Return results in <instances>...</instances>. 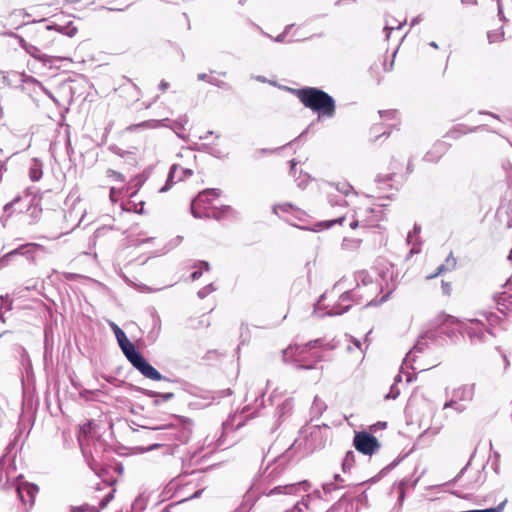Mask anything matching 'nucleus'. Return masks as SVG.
I'll return each mask as SVG.
<instances>
[{"mask_svg":"<svg viewBox=\"0 0 512 512\" xmlns=\"http://www.w3.org/2000/svg\"><path fill=\"white\" fill-rule=\"evenodd\" d=\"M456 264L457 260L451 252L445 259V262L437 267L436 272L434 274L427 276L426 279H433L444 272L452 271L455 269Z\"/></svg>","mask_w":512,"mask_h":512,"instance_id":"nucleus-23","label":"nucleus"},{"mask_svg":"<svg viewBox=\"0 0 512 512\" xmlns=\"http://www.w3.org/2000/svg\"><path fill=\"white\" fill-rule=\"evenodd\" d=\"M327 406L323 400H321L319 397H315L314 401L311 406V414L314 417H319L323 414V412L326 410Z\"/></svg>","mask_w":512,"mask_h":512,"instance_id":"nucleus-32","label":"nucleus"},{"mask_svg":"<svg viewBox=\"0 0 512 512\" xmlns=\"http://www.w3.org/2000/svg\"><path fill=\"white\" fill-rule=\"evenodd\" d=\"M20 201L21 197L17 196L11 202L4 205L3 211L7 218H9L15 211H19V208H16V206Z\"/></svg>","mask_w":512,"mask_h":512,"instance_id":"nucleus-33","label":"nucleus"},{"mask_svg":"<svg viewBox=\"0 0 512 512\" xmlns=\"http://www.w3.org/2000/svg\"><path fill=\"white\" fill-rule=\"evenodd\" d=\"M364 212L365 217L362 218V222L365 227H374L384 219V211L381 206L366 208Z\"/></svg>","mask_w":512,"mask_h":512,"instance_id":"nucleus-21","label":"nucleus"},{"mask_svg":"<svg viewBox=\"0 0 512 512\" xmlns=\"http://www.w3.org/2000/svg\"><path fill=\"white\" fill-rule=\"evenodd\" d=\"M483 128V126H477V127H473V128H468L466 125L464 124H457L455 126H453L446 134L444 137H447V138H451V139H458L460 136L464 135V134H467V133H470V132H474V131H477L479 129Z\"/></svg>","mask_w":512,"mask_h":512,"instance_id":"nucleus-24","label":"nucleus"},{"mask_svg":"<svg viewBox=\"0 0 512 512\" xmlns=\"http://www.w3.org/2000/svg\"><path fill=\"white\" fill-rule=\"evenodd\" d=\"M462 333H466L472 344L481 343L486 341L487 334H491L489 330L485 329L484 324L473 319L469 324L462 323Z\"/></svg>","mask_w":512,"mask_h":512,"instance_id":"nucleus-14","label":"nucleus"},{"mask_svg":"<svg viewBox=\"0 0 512 512\" xmlns=\"http://www.w3.org/2000/svg\"><path fill=\"white\" fill-rule=\"evenodd\" d=\"M353 445L358 452L369 456L374 454L380 447L378 439L366 431L355 433Z\"/></svg>","mask_w":512,"mask_h":512,"instance_id":"nucleus-10","label":"nucleus"},{"mask_svg":"<svg viewBox=\"0 0 512 512\" xmlns=\"http://www.w3.org/2000/svg\"><path fill=\"white\" fill-rule=\"evenodd\" d=\"M304 107L318 114V118H333L336 112L335 99L317 87H303L292 90Z\"/></svg>","mask_w":512,"mask_h":512,"instance_id":"nucleus-3","label":"nucleus"},{"mask_svg":"<svg viewBox=\"0 0 512 512\" xmlns=\"http://www.w3.org/2000/svg\"><path fill=\"white\" fill-rule=\"evenodd\" d=\"M216 290L215 286L213 283H210L208 285H206L205 287L201 288L197 295L200 299H204L206 298L209 294H211L212 292H214Z\"/></svg>","mask_w":512,"mask_h":512,"instance_id":"nucleus-41","label":"nucleus"},{"mask_svg":"<svg viewBox=\"0 0 512 512\" xmlns=\"http://www.w3.org/2000/svg\"><path fill=\"white\" fill-rule=\"evenodd\" d=\"M38 250H43V246L37 243H25L19 245L17 248L9 251L0 258V265H8L9 261L17 255L25 257L28 261H35V254Z\"/></svg>","mask_w":512,"mask_h":512,"instance_id":"nucleus-12","label":"nucleus"},{"mask_svg":"<svg viewBox=\"0 0 512 512\" xmlns=\"http://www.w3.org/2000/svg\"><path fill=\"white\" fill-rule=\"evenodd\" d=\"M198 151L208 153L209 155L218 158L225 159L228 157V153H224L222 150L210 145V144H202L201 146L196 148Z\"/></svg>","mask_w":512,"mask_h":512,"instance_id":"nucleus-28","label":"nucleus"},{"mask_svg":"<svg viewBox=\"0 0 512 512\" xmlns=\"http://www.w3.org/2000/svg\"><path fill=\"white\" fill-rule=\"evenodd\" d=\"M8 37L14 38L18 41L21 48L25 50L26 53H28L30 56L35 58L36 60L42 62L45 66L49 65L51 68L53 66V62L59 60L57 57L49 56L45 53H43L40 49V47L36 46L33 43L28 42L25 38L22 36L14 33V32H7L5 33Z\"/></svg>","mask_w":512,"mask_h":512,"instance_id":"nucleus-9","label":"nucleus"},{"mask_svg":"<svg viewBox=\"0 0 512 512\" xmlns=\"http://www.w3.org/2000/svg\"><path fill=\"white\" fill-rule=\"evenodd\" d=\"M43 175L42 164L37 159L33 160L29 168V177L32 181H39Z\"/></svg>","mask_w":512,"mask_h":512,"instance_id":"nucleus-31","label":"nucleus"},{"mask_svg":"<svg viewBox=\"0 0 512 512\" xmlns=\"http://www.w3.org/2000/svg\"><path fill=\"white\" fill-rule=\"evenodd\" d=\"M504 287L507 289L494 296V300L497 305L498 311L503 316H508L509 312H512V279L509 278Z\"/></svg>","mask_w":512,"mask_h":512,"instance_id":"nucleus-15","label":"nucleus"},{"mask_svg":"<svg viewBox=\"0 0 512 512\" xmlns=\"http://www.w3.org/2000/svg\"><path fill=\"white\" fill-rule=\"evenodd\" d=\"M399 462L400 460H394L393 462H391L389 465H387L380 471V475H385L386 473L394 469L399 464Z\"/></svg>","mask_w":512,"mask_h":512,"instance_id":"nucleus-59","label":"nucleus"},{"mask_svg":"<svg viewBox=\"0 0 512 512\" xmlns=\"http://www.w3.org/2000/svg\"><path fill=\"white\" fill-rule=\"evenodd\" d=\"M435 333L436 343H440L439 339L442 335L452 339L456 336V332L462 333V322L451 315L441 316L440 326Z\"/></svg>","mask_w":512,"mask_h":512,"instance_id":"nucleus-11","label":"nucleus"},{"mask_svg":"<svg viewBox=\"0 0 512 512\" xmlns=\"http://www.w3.org/2000/svg\"><path fill=\"white\" fill-rule=\"evenodd\" d=\"M310 487V483L308 481H302L295 484H285L279 485L272 488L268 495H277V494H295L297 491L302 489L303 491H307Z\"/></svg>","mask_w":512,"mask_h":512,"instance_id":"nucleus-20","label":"nucleus"},{"mask_svg":"<svg viewBox=\"0 0 512 512\" xmlns=\"http://www.w3.org/2000/svg\"><path fill=\"white\" fill-rule=\"evenodd\" d=\"M380 117L382 118H394L397 114L396 110H384L379 111Z\"/></svg>","mask_w":512,"mask_h":512,"instance_id":"nucleus-60","label":"nucleus"},{"mask_svg":"<svg viewBox=\"0 0 512 512\" xmlns=\"http://www.w3.org/2000/svg\"><path fill=\"white\" fill-rule=\"evenodd\" d=\"M328 202L331 206H345L347 204L346 200L342 197L338 198L337 196L329 195Z\"/></svg>","mask_w":512,"mask_h":512,"instance_id":"nucleus-45","label":"nucleus"},{"mask_svg":"<svg viewBox=\"0 0 512 512\" xmlns=\"http://www.w3.org/2000/svg\"><path fill=\"white\" fill-rule=\"evenodd\" d=\"M428 341L436 342L433 330L425 332L418 338L413 348L406 354L403 364L415 362L416 354L422 353L428 347Z\"/></svg>","mask_w":512,"mask_h":512,"instance_id":"nucleus-16","label":"nucleus"},{"mask_svg":"<svg viewBox=\"0 0 512 512\" xmlns=\"http://www.w3.org/2000/svg\"><path fill=\"white\" fill-rule=\"evenodd\" d=\"M355 462V453L352 450L346 452L342 461V470L347 472L353 466Z\"/></svg>","mask_w":512,"mask_h":512,"instance_id":"nucleus-34","label":"nucleus"},{"mask_svg":"<svg viewBox=\"0 0 512 512\" xmlns=\"http://www.w3.org/2000/svg\"><path fill=\"white\" fill-rule=\"evenodd\" d=\"M208 83L211 84V85H214L220 89H224V90H229L230 89V86L228 83L222 81V80H219L215 77H212L211 79L208 80Z\"/></svg>","mask_w":512,"mask_h":512,"instance_id":"nucleus-46","label":"nucleus"},{"mask_svg":"<svg viewBox=\"0 0 512 512\" xmlns=\"http://www.w3.org/2000/svg\"><path fill=\"white\" fill-rule=\"evenodd\" d=\"M350 499H351V497H350L347 493L343 494V495L341 496V498L339 499V501H338L337 503H335V504L332 506V508H331V510H330V511H327V512H333V511H335L336 509H338V507H339L343 502H345V501H350Z\"/></svg>","mask_w":512,"mask_h":512,"instance_id":"nucleus-54","label":"nucleus"},{"mask_svg":"<svg viewBox=\"0 0 512 512\" xmlns=\"http://www.w3.org/2000/svg\"><path fill=\"white\" fill-rule=\"evenodd\" d=\"M110 327L114 332L118 345L126 358L137 350L135 345L127 338L125 332L117 324L110 322Z\"/></svg>","mask_w":512,"mask_h":512,"instance_id":"nucleus-17","label":"nucleus"},{"mask_svg":"<svg viewBox=\"0 0 512 512\" xmlns=\"http://www.w3.org/2000/svg\"><path fill=\"white\" fill-rule=\"evenodd\" d=\"M450 144L438 140L432 148L424 155L423 160L430 163H437L449 150Z\"/></svg>","mask_w":512,"mask_h":512,"instance_id":"nucleus-19","label":"nucleus"},{"mask_svg":"<svg viewBox=\"0 0 512 512\" xmlns=\"http://www.w3.org/2000/svg\"><path fill=\"white\" fill-rule=\"evenodd\" d=\"M210 201L211 199L209 198V195L205 189L199 192L198 195L192 199L190 205V210L193 217L197 219L204 218L205 212L202 211V208L205 209V205L210 203Z\"/></svg>","mask_w":512,"mask_h":512,"instance_id":"nucleus-18","label":"nucleus"},{"mask_svg":"<svg viewBox=\"0 0 512 512\" xmlns=\"http://www.w3.org/2000/svg\"><path fill=\"white\" fill-rule=\"evenodd\" d=\"M56 31L60 34L66 35L68 37H73L76 35L78 29L73 25V22L70 21L66 25L59 24H45V20H40L38 22L34 21L28 27V34L31 35L33 40V44L42 48L49 47L54 39L52 38V32Z\"/></svg>","mask_w":512,"mask_h":512,"instance_id":"nucleus-4","label":"nucleus"},{"mask_svg":"<svg viewBox=\"0 0 512 512\" xmlns=\"http://www.w3.org/2000/svg\"><path fill=\"white\" fill-rule=\"evenodd\" d=\"M484 315H485L487 322L491 326L498 325L501 322V317L499 315H497L496 313L486 312Z\"/></svg>","mask_w":512,"mask_h":512,"instance_id":"nucleus-42","label":"nucleus"},{"mask_svg":"<svg viewBox=\"0 0 512 512\" xmlns=\"http://www.w3.org/2000/svg\"><path fill=\"white\" fill-rule=\"evenodd\" d=\"M107 176L113 178L117 182H124L125 178L124 175L120 172H117L115 170L109 169L107 171Z\"/></svg>","mask_w":512,"mask_h":512,"instance_id":"nucleus-47","label":"nucleus"},{"mask_svg":"<svg viewBox=\"0 0 512 512\" xmlns=\"http://www.w3.org/2000/svg\"><path fill=\"white\" fill-rule=\"evenodd\" d=\"M334 348L331 344H323L322 339H315L303 345H290L283 350L284 362L294 361L298 369H313L317 362L323 360V351L332 350Z\"/></svg>","mask_w":512,"mask_h":512,"instance_id":"nucleus-2","label":"nucleus"},{"mask_svg":"<svg viewBox=\"0 0 512 512\" xmlns=\"http://www.w3.org/2000/svg\"><path fill=\"white\" fill-rule=\"evenodd\" d=\"M335 188L344 196H348L349 194L354 192V188L348 182H338L335 184Z\"/></svg>","mask_w":512,"mask_h":512,"instance_id":"nucleus-37","label":"nucleus"},{"mask_svg":"<svg viewBox=\"0 0 512 512\" xmlns=\"http://www.w3.org/2000/svg\"><path fill=\"white\" fill-rule=\"evenodd\" d=\"M310 495H307L306 498H302L301 501L297 502L291 509L285 512H303L304 509H308V500Z\"/></svg>","mask_w":512,"mask_h":512,"instance_id":"nucleus-38","label":"nucleus"},{"mask_svg":"<svg viewBox=\"0 0 512 512\" xmlns=\"http://www.w3.org/2000/svg\"><path fill=\"white\" fill-rule=\"evenodd\" d=\"M442 292L444 295H450L451 284L449 282L442 281Z\"/></svg>","mask_w":512,"mask_h":512,"instance_id":"nucleus-63","label":"nucleus"},{"mask_svg":"<svg viewBox=\"0 0 512 512\" xmlns=\"http://www.w3.org/2000/svg\"><path fill=\"white\" fill-rule=\"evenodd\" d=\"M314 497L322 500H328V498L323 494V491L320 489H315L312 494Z\"/></svg>","mask_w":512,"mask_h":512,"instance_id":"nucleus-64","label":"nucleus"},{"mask_svg":"<svg viewBox=\"0 0 512 512\" xmlns=\"http://www.w3.org/2000/svg\"><path fill=\"white\" fill-rule=\"evenodd\" d=\"M232 210L229 205H222L220 207H213L211 212L205 211L204 218H212L214 220H221Z\"/></svg>","mask_w":512,"mask_h":512,"instance_id":"nucleus-25","label":"nucleus"},{"mask_svg":"<svg viewBox=\"0 0 512 512\" xmlns=\"http://www.w3.org/2000/svg\"><path fill=\"white\" fill-rule=\"evenodd\" d=\"M135 390L142 393L143 395H145L147 397L153 398L152 403H153V406H155V407L159 406L163 402H167V401L173 399L175 396L174 393H172V392L161 393V392H156L153 390L144 389L141 387H135Z\"/></svg>","mask_w":512,"mask_h":512,"instance_id":"nucleus-22","label":"nucleus"},{"mask_svg":"<svg viewBox=\"0 0 512 512\" xmlns=\"http://www.w3.org/2000/svg\"><path fill=\"white\" fill-rule=\"evenodd\" d=\"M420 231H421V226L418 224H414L412 231H410L408 233L407 242L411 243V242H413L414 238L418 239Z\"/></svg>","mask_w":512,"mask_h":512,"instance_id":"nucleus-43","label":"nucleus"},{"mask_svg":"<svg viewBox=\"0 0 512 512\" xmlns=\"http://www.w3.org/2000/svg\"><path fill=\"white\" fill-rule=\"evenodd\" d=\"M328 430L329 427L327 425H323V427L314 425L303 428L301 434L305 438L306 450L314 452L324 448L328 440Z\"/></svg>","mask_w":512,"mask_h":512,"instance_id":"nucleus-6","label":"nucleus"},{"mask_svg":"<svg viewBox=\"0 0 512 512\" xmlns=\"http://www.w3.org/2000/svg\"><path fill=\"white\" fill-rule=\"evenodd\" d=\"M27 83H32L37 86L40 90H42L50 99H52L56 104H58V100L53 96V94L47 90L37 79L30 77L27 80Z\"/></svg>","mask_w":512,"mask_h":512,"instance_id":"nucleus-39","label":"nucleus"},{"mask_svg":"<svg viewBox=\"0 0 512 512\" xmlns=\"http://www.w3.org/2000/svg\"><path fill=\"white\" fill-rule=\"evenodd\" d=\"M114 490L108 493L102 500H101V507H105L113 498H114Z\"/></svg>","mask_w":512,"mask_h":512,"instance_id":"nucleus-61","label":"nucleus"},{"mask_svg":"<svg viewBox=\"0 0 512 512\" xmlns=\"http://www.w3.org/2000/svg\"><path fill=\"white\" fill-rule=\"evenodd\" d=\"M395 172H391V173H388V174H385V175H382V174H378L375 178V182L378 186L379 189H388V188H393V184H392V181H393V178L395 177Z\"/></svg>","mask_w":512,"mask_h":512,"instance_id":"nucleus-27","label":"nucleus"},{"mask_svg":"<svg viewBox=\"0 0 512 512\" xmlns=\"http://www.w3.org/2000/svg\"><path fill=\"white\" fill-rule=\"evenodd\" d=\"M3 465H4V459L1 458L0 459V487L3 488V489H12L11 488V484L9 482V477L7 475V473L3 472Z\"/></svg>","mask_w":512,"mask_h":512,"instance_id":"nucleus-36","label":"nucleus"},{"mask_svg":"<svg viewBox=\"0 0 512 512\" xmlns=\"http://www.w3.org/2000/svg\"><path fill=\"white\" fill-rule=\"evenodd\" d=\"M293 27V25H287L282 33H280L278 36L274 38L275 42H283L289 33L290 29Z\"/></svg>","mask_w":512,"mask_h":512,"instance_id":"nucleus-50","label":"nucleus"},{"mask_svg":"<svg viewBox=\"0 0 512 512\" xmlns=\"http://www.w3.org/2000/svg\"><path fill=\"white\" fill-rule=\"evenodd\" d=\"M506 502L507 501L504 500L496 507H490V508H486V509H474V510H472V512H502L505 507Z\"/></svg>","mask_w":512,"mask_h":512,"instance_id":"nucleus-44","label":"nucleus"},{"mask_svg":"<svg viewBox=\"0 0 512 512\" xmlns=\"http://www.w3.org/2000/svg\"><path fill=\"white\" fill-rule=\"evenodd\" d=\"M205 190L209 196L212 195L214 198H217L221 195V190L218 188H207Z\"/></svg>","mask_w":512,"mask_h":512,"instance_id":"nucleus-62","label":"nucleus"},{"mask_svg":"<svg viewBox=\"0 0 512 512\" xmlns=\"http://www.w3.org/2000/svg\"><path fill=\"white\" fill-rule=\"evenodd\" d=\"M345 219H346L345 216L341 215V216H339L338 218H336L334 220L321 221V222L316 223L312 230L317 232V231H320L322 229H329L332 226H334L335 224H340L341 225L345 221Z\"/></svg>","mask_w":512,"mask_h":512,"instance_id":"nucleus-30","label":"nucleus"},{"mask_svg":"<svg viewBox=\"0 0 512 512\" xmlns=\"http://www.w3.org/2000/svg\"><path fill=\"white\" fill-rule=\"evenodd\" d=\"M354 277L356 286L351 290L343 292L339 297V301L327 311V315L336 316L346 313L351 308L350 302L360 304L362 301L367 300L365 306H376L378 303L386 301L389 297L390 293L383 296L379 301L376 298H371L381 291V285L373 281L368 272L358 271Z\"/></svg>","mask_w":512,"mask_h":512,"instance_id":"nucleus-1","label":"nucleus"},{"mask_svg":"<svg viewBox=\"0 0 512 512\" xmlns=\"http://www.w3.org/2000/svg\"><path fill=\"white\" fill-rule=\"evenodd\" d=\"M141 428L148 431V433H152L155 431H163L161 433H158L153 437L154 439L160 441V443H154L147 447L146 451H152L155 450L163 445L166 444V442L171 441H179L182 443H185L188 441L189 438V432L185 429H179L173 424H165V425H156V426H150V425H139Z\"/></svg>","mask_w":512,"mask_h":512,"instance_id":"nucleus-5","label":"nucleus"},{"mask_svg":"<svg viewBox=\"0 0 512 512\" xmlns=\"http://www.w3.org/2000/svg\"><path fill=\"white\" fill-rule=\"evenodd\" d=\"M0 309H4L5 311H10L13 308V300L10 299L9 295H1L0 296Z\"/></svg>","mask_w":512,"mask_h":512,"instance_id":"nucleus-40","label":"nucleus"},{"mask_svg":"<svg viewBox=\"0 0 512 512\" xmlns=\"http://www.w3.org/2000/svg\"><path fill=\"white\" fill-rule=\"evenodd\" d=\"M503 37V33H499L497 31H489L487 33V38L489 43H495L499 41Z\"/></svg>","mask_w":512,"mask_h":512,"instance_id":"nucleus-48","label":"nucleus"},{"mask_svg":"<svg viewBox=\"0 0 512 512\" xmlns=\"http://www.w3.org/2000/svg\"><path fill=\"white\" fill-rule=\"evenodd\" d=\"M87 463L89 465V467L91 468V470H93L98 476H102L103 474H105L107 472V469L106 468H101L100 470L97 469V467L95 466V461L94 460H87Z\"/></svg>","mask_w":512,"mask_h":512,"instance_id":"nucleus-51","label":"nucleus"},{"mask_svg":"<svg viewBox=\"0 0 512 512\" xmlns=\"http://www.w3.org/2000/svg\"><path fill=\"white\" fill-rule=\"evenodd\" d=\"M356 217H357V219H354V220L350 223V227H351L352 229H355V228L359 227L360 225H361V226H365V225H364V223L362 222V219H359V218H361V217H362V215H361V211L356 212Z\"/></svg>","mask_w":512,"mask_h":512,"instance_id":"nucleus-57","label":"nucleus"},{"mask_svg":"<svg viewBox=\"0 0 512 512\" xmlns=\"http://www.w3.org/2000/svg\"><path fill=\"white\" fill-rule=\"evenodd\" d=\"M127 360L147 379L153 381L163 380L172 382V380L163 376L155 367H153L138 350H135L131 355H129Z\"/></svg>","mask_w":512,"mask_h":512,"instance_id":"nucleus-8","label":"nucleus"},{"mask_svg":"<svg viewBox=\"0 0 512 512\" xmlns=\"http://www.w3.org/2000/svg\"><path fill=\"white\" fill-rule=\"evenodd\" d=\"M359 244H360V240L344 238L343 242H342V247L343 248H348L350 246L356 247V246H359Z\"/></svg>","mask_w":512,"mask_h":512,"instance_id":"nucleus-55","label":"nucleus"},{"mask_svg":"<svg viewBox=\"0 0 512 512\" xmlns=\"http://www.w3.org/2000/svg\"><path fill=\"white\" fill-rule=\"evenodd\" d=\"M400 394L399 389L393 384L390 388L389 393L385 396L386 399H396Z\"/></svg>","mask_w":512,"mask_h":512,"instance_id":"nucleus-53","label":"nucleus"},{"mask_svg":"<svg viewBox=\"0 0 512 512\" xmlns=\"http://www.w3.org/2000/svg\"><path fill=\"white\" fill-rule=\"evenodd\" d=\"M293 410V401L292 399H285L281 404H279L276 408L275 415L278 420L285 418L287 415H290Z\"/></svg>","mask_w":512,"mask_h":512,"instance_id":"nucleus-26","label":"nucleus"},{"mask_svg":"<svg viewBox=\"0 0 512 512\" xmlns=\"http://www.w3.org/2000/svg\"><path fill=\"white\" fill-rule=\"evenodd\" d=\"M180 168L179 165L177 164H173L171 167H170V170H169V173H168V176H167V180H166V183L163 187H161L159 189V192L160 193H163V192H166L168 191L171 186L177 181L175 180V178H177V171L178 169Z\"/></svg>","mask_w":512,"mask_h":512,"instance_id":"nucleus-29","label":"nucleus"},{"mask_svg":"<svg viewBox=\"0 0 512 512\" xmlns=\"http://www.w3.org/2000/svg\"><path fill=\"white\" fill-rule=\"evenodd\" d=\"M178 170H180L181 175H178L177 181H182L193 175V171L191 169L180 167Z\"/></svg>","mask_w":512,"mask_h":512,"instance_id":"nucleus-49","label":"nucleus"},{"mask_svg":"<svg viewBox=\"0 0 512 512\" xmlns=\"http://www.w3.org/2000/svg\"><path fill=\"white\" fill-rule=\"evenodd\" d=\"M321 487H322L323 494L327 497V496L331 495L334 491L340 490L344 486L330 481V482H324Z\"/></svg>","mask_w":512,"mask_h":512,"instance_id":"nucleus-35","label":"nucleus"},{"mask_svg":"<svg viewBox=\"0 0 512 512\" xmlns=\"http://www.w3.org/2000/svg\"><path fill=\"white\" fill-rule=\"evenodd\" d=\"M475 387L474 383L472 384H463L457 388H454L451 392V399L447 401L443 409L452 408L457 413H462L466 410V406L461 402H471L475 395Z\"/></svg>","mask_w":512,"mask_h":512,"instance_id":"nucleus-7","label":"nucleus"},{"mask_svg":"<svg viewBox=\"0 0 512 512\" xmlns=\"http://www.w3.org/2000/svg\"><path fill=\"white\" fill-rule=\"evenodd\" d=\"M139 126L142 127H148V128H157L160 126L159 120H147L139 124Z\"/></svg>","mask_w":512,"mask_h":512,"instance_id":"nucleus-56","label":"nucleus"},{"mask_svg":"<svg viewBox=\"0 0 512 512\" xmlns=\"http://www.w3.org/2000/svg\"><path fill=\"white\" fill-rule=\"evenodd\" d=\"M292 207V204L285 203L281 205H274L272 210L274 214H278V209H281L283 212H288Z\"/></svg>","mask_w":512,"mask_h":512,"instance_id":"nucleus-52","label":"nucleus"},{"mask_svg":"<svg viewBox=\"0 0 512 512\" xmlns=\"http://www.w3.org/2000/svg\"><path fill=\"white\" fill-rule=\"evenodd\" d=\"M21 478L22 476L16 477L11 484V488L15 491L21 502L33 505L35 495L38 492V486L28 482L22 483L20 482Z\"/></svg>","mask_w":512,"mask_h":512,"instance_id":"nucleus-13","label":"nucleus"},{"mask_svg":"<svg viewBox=\"0 0 512 512\" xmlns=\"http://www.w3.org/2000/svg\"><path fill=\"white\" fill-rule=\"evenodd\" d=\"M194 267L195 268H199L200 270L203 271H209L210 270V264L207 262V261H204V260H201V261H197L195 264H194Z\"/></svg>","mask_w":512,"mask_h":512,"instance_id":"nucleus-58","label":"nucleus"}]
</instances>
